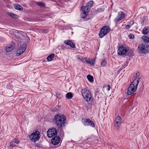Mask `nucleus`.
Masks as SVG:
<instances>
[{"label": "nucleus", "instance_id": "f257e3e1", "mask_svg": "<svg viewBox=\"0 0 149 149\" xmlns=\"http://www.w3.org/2000/svg\"><path fill=\"white\" fill-rule=\"evenodd\" d=\"M55 124L59 129L61 128L62 126H65L66 122V118L63 115L56 114L54 116L53 120Z\"/></svg>", "mask_w": 149, "mask_h": 149}, {"label": "nucleus", "instance_id": "f03ea898", "mask_svg": "<svg viewBox=\"0 0 149 149\" xmlns=\"http://www.w3.org/2000/svg\"><path fill=\"white\" fill-rule=\"evenodd\" d=\"M82 96L85 101L88 102L91 100V95L89 90L86 88L82 89L81 90Z\"/></svg>", "mask_w": 149, "mask_h": 149}, {"label": "nucleus", "instance_id": "7ed1b4c3", "mask_svg": "<svg viewBox=\"0 0 149 149\" xmlns=\"http://www.w3.org/2000/svg\"><path fill=\"white\" fill-rule=\"evenodd\" d=\"M129 50V47L125 45H123L119 47L117 51L118 54L119 55H129L127 52Z\"/></svg>", "mask_w": 149, "mask_h": 149}, {"label": "nucleus", "instance_id": "20e7f679", "mask_svg": "<svg viewBox=\"0 0 149 149\" xmlns=\"http://www.w3.org/2000/svg\"><path fill=\"white\" fill-rule=\"evenodd\" d=\"M148 46L147 45L142 43L139 45L137 50L139 53L146 54L148 53Z\"/></svg>", "mask_w": 149, "mask_h": 149}, {"label": "nucleus", "instance_id": "39448f33", "mask_svg": "<svg viewBox=\"0 0 149 149\" xmlns=\"http://www.w3.org/2000/svg\"><path fill=\"white\" fill-rule=\"evenodd\" d=\"M110 31L109 27L108 26H104L101 28L99 34L100 38H102L108 33Z\"/></svg>", "mask_w": 149, "mask_h": 149}, {"label": "nucleus", "instance_id": "423d86ee", "mask_svg": "<svg viewBox=\"0 0 149 149\" xmlns=\"http://www.w3.org/2000/svg\"><path fill=\"white\" fill-rule=\"evenodd\" d=\"M40 133L38 131L32 133L29 136L30 138L31 141L34 142L38 141L40 138Z\"/></svg>", "mask_w": 149, "mask_h": 149}, {"label": "nucleus", "instance_id": "0eeeda50", "mask_svg": "<svg viewBox=\"0 0 149 149\" xmlns=\"http://www.w3.org/2000/svg\"><path fill=\"white\" fill-rule=\"evenodd\" d=\"M82 123L85 126L90 125V126L94 127L95 125L93 122L89 119L82 118Z\"/></svg>", "mask_w": 149, "mask_h": 149}, {"label": "nucleus", "instance_id": "6e6552de", "mask_svg": "<svg viewBox=\"0 0 149 149\" xmlns=\"http://www.w3.org/2000/svg\"><path fill=\"white\" fill-rule=\"evenodd\" d=\"M57 133L56 129L54 127L49 129L47 132V136L49 138H51L53 136L57 135Z\"/></svg>", "mask_w": 149, "mask_h": 149}, {"label": "nucleus", "instance_id": "1a4fd4ad", "mask_svg": "<svg viewBox=\"0 0 149 149\" xmlns=\"http://www.w3.org/2000/svg\"><path fill=\"white\" fill-rule=\"evenodd\" d=\"M122 118L121 117L118 116L115 119L114 121V126L117 130H118L120 128L122 123Z\"/></svg>", "mask_w": 149, "mask_h": 149}, {"label": "nucleus", "instance_id": "9d476101", "mask_svg": "<svg viewBox=\"0 0 149 149\" xmlns=\"http://www.w3.org/2000/svg\"><path fill=\"white\" fill-rule=\"evenodd\" d=\"M26 48V45L25 44H23L21 45L17 51V55L19 56L22 54L25 51Z\"/></svg>", "mask_w": 149, "mask_h": 149}, {"label": "nucleus", "instance_id": "9b49d317", "mask_svg": "<svg viewBox=\"0 0 149 149\" xmlns=\"http://www.w3.org/2000/svg\"><path fill=\"white\" fill-rule=\"evenodd\" d=\"M81 10V17L85 18L88 14V13L89 10H88V8L86 7H84L82 6Z\"/></svg>", "mask_w": 149, "mask_h": 149}, {"label": "nucleus", "instance_id": "f8f14e48", "mask_svg": "<svg viewBox=\"0 0 149 149\" xmlns=\"http://www.w3.org/2000/svg\"><path fill=\"white\" fill-rule=\"evenodd\" d=\"M137 87L132 84H131L129 86L127 90V94L128 95H130L133 94L136 90Z\"/></svg>", "mask_w": 149, "mask_h": 149}, {"label": "nucleus", "instance_id": "ddd939ff", "mask_svg": "<svg viewBox=\"0 0 149 149\" xmlns=\"http://www.w3.org/2000/svg\"><path fill=\"white\" fill-rule=\"evenodd\" d=\"M61 139L60 137L59 136H55L51 139V143L54 145H57L60 142Z\"/></svg>", "mask_w": 149, "mask_h": 149}, {"label": "nucleus", "instance_id": "4468645a", "mask_svg": "<svg viewBox=\"0 0 149 149\" xmlns=\"http://www.w3.org/2000/svg\"><path fill=\"white\" fill-rule=\"evenodd\" d=\"M125 14L122 12H120L118 13V16L116 18L115 20L116 21H119L125 17Z\"/></svg>", "mask_w": 149, "mask_h": 149}, {"label": "nucleus", "instance_id": "2eb2a0df", "mask_svg": "<svg viewBox=\"0 0 149 149\" xmlns=\"http://www.w3.org/2000/svg\"><path fill=\"white\" fill-rule=\"evenodd\" d=\"M64 42L66 45H70L72 48H74L75 47V44L71 40H65L64 41Z\"/></svg>", "mask_w": 149, "mask_h": 149}, {"label": "nucleus", "instance_id": "dca6fc26", "mask_svg": "<svg viewBox=\"0 0 149 149\" xmlns=\"http://www.w3.org/2000/svg\"><path fill=\"white\" fill-rule=\"evenodd\" d=\"M84 60L88 64L91 65L92 66H93L95 65V61H93L92 59H90V58H84Z\"/></svg>", "mask_w": 149, "mask_h": 149}, {"label": "nucleus", "instance_id": "f3484780", "mask_svg": "<svg viewBox=\"0 0 149 149\" xmlns=\"http://www.w3.org/2000/svg\"><path fill=\"white\" fill-rule=\"evenodd\" d=\"M139 78H135L131 84H132V85L134 86H136V87H137L139 82Z\"/></svg>", "mask_w": 149, "mask_h": 149}, {"label": "nucleus", "instance_id": "a211bd4d", "mask_svg": "<svg viewBox=\"0 0 149 149\" xmlns=\"http://www.w3.org/2000/svg\"><path fill=\"white\" fill-rule=\"evenodd\" d=\"M14 8L17 10H22L23 9L21 5L17 3L14 4Z\"/></svg>", "mask_w": 149, "mask_h": 149}, {"label": "nucleus", "instance_id": "6ab92c4d", "mask_svg": "<svg viewBox=\"0 0 149 149\" xmlns=\"http://www.w3.org/2000/svg\"><path fill=\"white\" fill-rule=\"evenodd\" d=\"M93 1H90L86 4V6H83L84 7H86L87 8H88V10H89L91 7L92 6L93 4Z\"/></svg>", "mask_w": 149, "mask_h": 149}, {"label": "nucleus", "instance_id": "aec40b11", "mask_svg": "<svg viewBox=\"0 0 149 149\" xmlns=\"http://www.w3.org/2000/svg\"><path fill=\"white\" fill-rule=\"evenodd\" d=\"M149 32V27H146L143 29V33L144 35L147 34Z\"/></svg>", "mask_w": 149, "mask_h": 149}, {"label": "nucleus", "instance_id": "412c9836", "mask_svg": "<svg viewBox=\"0 0 149 149\" xmlns=\"http://www.w3.org/2000/svg\"><path fill=\"white\" fill-rule=\"evenodd\" d=\"M54 54H52L49 55L47 58L46 59L48 61H51L54 58Z\"/></svg>", "mask_w": 149, "mask_h": 149}, {"label": "nucleus", "instance_id": "4be33fe9", "mask_svg": "<svg viewBox=\"0 0 149 149\" xmlns=\"http://www.w3.org/2000/svg\"><path fill=\"white\" fill-rule=\"evenodd\" d=\"M142 39L143 40V41L146 42H149V37L146 36H143L142 37Z\"/></svg>", "mask_w": 149, "mask_h": 149}, {"label": "nucleus", "instance_id": "5701e85b", "mask_svg": "<svg viewBox=\"0 0 149 149\" xmlns=\"http://www.w3.org/2000/svg\"><path fill=\"white\" fill-rule=\"evenodd\" d=\"M13 49V46L12 45H10L7 46L6 49V51L8 52L11 51Z\"/></svg>", "mask_w": 149, "mask_h": 149}, {"label": "nucleus", "instance_id": "b1692460", "mask_svg": "<svg viewBox=\"0 0 149 149\" xmlns=\"http://www.w3.org/2000/svg\"><path fill=\"white\" fill-rule=\"evenodd\" d=\"M87 77L88 80L90 82H93V77L90 75H88L87 76Z\"/></svg>", "mask_w": 149, "mask_h": 149}, {"label": "nucleus", "instance_id": "393cba45", "mask_svg": "<svg viewBox=\"0 0 149 149\" xmlns=\"http://www.w3.org/2000/svg\"><path fill=\"white\" fill-rule=\"evenodd\" d=\"M66 97L68 99H71L73 96L72 94L70 92H69L67 93L66 94Z\"/></svg>", "mask_w": 149, "mask_h": 149}, {"label": "nucleus", "instance_id": "a878e982", "mask_svg": "<svg viewBox=\"0 0 149 149\" xmlns=\"http://www.w3.org/2000/svg\"><path fill=\"white\" fill-rule=\"evenodd\" d=\"M16 145L13 142L11 141L10 143V145L9 146V148L10 149H12L13 148L16 146Z\"/></svg>", "mask_w": 149, "mask_h": 149}, {"label": "nucleus", "instance_id": "bb28decb", "mask_svg": "<svg viewBox=\"0 0 149 149\" xmlns=\"http://www.w3.org/2000/svg\"><path fill=\"white\" fill-rule=\"evenodd\" d=\"M8 15L11 17L15 18H17V16L13 13H10L8 14Z\"/></svg>", "mask_w": 149, "mask_h": 149}, {"label": "nucleus", "instance_id": "cd10ccee", "mask_svg": "<svg viewBox=\"0 0 149 149\" xmlns=\"http://www.w3.org/2000/svg\"><path fill=\"white\" fill-rule=\"evenodd\" d=\"M36 4L39 6L41 7H44L45 6V4L41 2H37Z\"/></svg>", "mask_w": 149, "mask_h": 149}, {"label": "nucleus", "instance_id": "c85d7f7f", "mask_svg": "<svg viewBox=\"0 0 149 149\" xmlns=\"http://www.w3.org/2000/svg\"><path fill=\"white\" fill-rule=\"evenodd\" d=\"M107 64V62L106 61V59H104L102 60L101 63V65L102 66H105Z\"/></svg>", "mask_w": 149, "mask_h": 149}, {"label": "nucleus", "instance_id": "c756f323", "mask_svg": "<svg viewBox=\"0 0 149 149\" xmlns=\"http://www.w3.org/2000/svg\"><path fill=\"white\" fill-rule=\"evenodd\" d=\"M130 25H132L133 24H134L136 26L137 25V24L136 23H135L133 21H131L129 22Z\"/></svg>", "mask_w": 149, "mask_h": 149}, {"label": "nucleus", "instance_id": "7c9ffc66", "mask_svg": "<svg viewBox=\"0 0 149 149\" xmlns=\"http://www.w3.org/2000/svg\"><path fill=\"white\" fill-rule=\"evenodd\" d=\"M14 143H16L17 144H18L19 143V141L17 139H14L12 141Z\"/></svg>", "mask_w": 149, "mask_h": 149}, {"label": "nucleus", "instance_id": "2f4dec72", "mask_svg": "<svg viewBox=\"0 0 149 149\" xmlns=\"http://www.w3.org/2000/svg\"><path fill=\"white\" fill-rule=\"evenodd\" d=\"M35 145L36 146H37V147H42V144H41L40 143H36V144H35Z\"/></svg>", "mask_w": 149, "mask_h": 149}, {"label": "nucleus", "instance_id": "473e14b6", "mask_svg": "<svg viewBox=\"0 0 149 149\" xmlns=\"http://www.w3.org/2000/svg\"><path fill=\"white\" fill-rule=\"evenodd\" d=\"M134 36L131 33L129 35V38L130 39H132L134 38Z\"/></svg>", "mask_w": 149, "mask_h": 149}, {"label": "nucleus", "instance_id": "72a5a7b5", "mask_svg": "<svg viewBox=\"0 0 149 149\" xmlns=\"http://www.w3.org/2000/svg\"><path fill=\"white\" fill-rule=\"evenodd\" d=\"M130 52H129L130 54H129V55L130 54L131 55H132L133 54V53H134V50L133 49H131Z\"/></svg>", "mask_w": 149, "mask_h": 149}, {"label": "nucleus", "instance_id": "f704fd0d", "mask_svg": "<svg viewBox=\"0 0 149 149\" xmlns=\"http://www.w3.org/2000/svg\"><path fill=\"white\" fill-rule=\"evenodd\" d=\"M106 87L107 88V89L108 91H109L110 90L111 88V86L109 85H108L107 86H106Z\"/></svg>", "mask_w": 149, "mask_h": 149}, {"label": "nucleus", "instance_id": "c9c22d12", "mask_svg": "<svg viewBox=\"0 0 149 149\" xmlns=\"http://www.w3.org/2000/svg\"><path fill=\"white\" fill-rule=\"evenodd\" d=\"M131 26V25H127L125 26L126 29H129Z\"/></svg>", "mask_w": 149, "mask_h": 149}, {"label": "nucleus", "instance_id": "e433bc0d", "mask_svg": "<svg viewBox=\"0 0 149 149\" xmlns=\"http://www.w3.org/2000/svg\"><path fill=\"white\" fill-rule=\"evenodd\" d=\"M101 9H97L96 10H95V12H96V13L99 12H101Z\"/></svg>", "mask_w": 149, "mask_h": 149}, {"label": "nucleus", "instance_id": "4c0bfd02", "mask_svg": "<svg viewBox=\"0 0 149 149\" xmlns=\"http://www.w3.org/2000/svg\"><path fill=\"white\" fill-rule=\"evenodd\" d=\"M136 75L137 77H139L140 75V74L139 72H138L136 73Z\"/></svg>", "mask_w": 149, "mask_h": 149}, {"label": "nucleus", "instance_id": "58836bf2", "mask_svg": "<svg viewBox=\"0 0 149 149\" xmlns=\"http://www.w3.org/2000/svg\"><path fill=\"white\" fill-rule=\"evenodd\" d=\"M144 22V20H143L141 22V23L142 24V25H143Z\"/></svg>", "mask_w": 149, "mask_h": 149}]
</instances>
